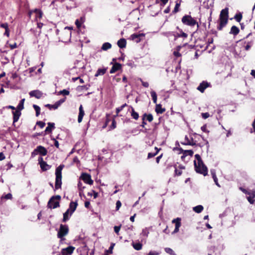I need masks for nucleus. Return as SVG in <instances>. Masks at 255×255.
<instances>
[{"mask_svg":"<svg viewBox=\"0 0 255 255\" xmlns=\"http://www.w3.org/2000/svg\"><path fill=\"white\" fill-rule=\"evenodd\" d=\"M195 157L197 160L194 161V167L196 172L198 173L206 176L208 174V168L204 164L199 154H196Z\"/></svg>","mask_w":255,"mask_h":255,"instance_id":"nucleus-1","label":"nucleus"},{"mask_svg":"<svg viewBox=\"0 0 255 255\" xmlns=\"http://www.w3.org/2000/svg\"><path fill=\"white\" fill-rule=\"evenodd\" d=\"M228 8L226 7L222 9L220 12L219 16V24L217 26L218 30H222L223 28L224 27L228 22Z\"/></svg>","mask_w":255,"mask_h":255,"instance_id":"nucleus-2","label":"nucleus"},{"mask_svg":"<svg viewBox=\"0 0 255 255\" xmlns=\"http://www.w3.org/2000/svg\"><path fill=\"white\" fill-rule=\"evenodd\" d=\"M64 164H60L55 170V190H58L61 188L62 185V170L64 167Z\"/></svg>","mask_w":255,"mask_h":255,"instance_id":"nucleus-3","label":"nucleus"},{"mask_svg":"<svg viewBox=\"0 0 255 255\" xmlns=\"http://www.w3.org/2000/svg\"><path fill=\"white\" fill-rule=\"evenodd\" d=\"M181 21L184 25L189 26L190 27H193L196 25L197 28L199 27V25L196 20H195L190 15L186 14L184 15L181 19Z\"/></svg>","mask_w":255,"mask_h":255,"instance_id":"nucleus-4","label":"nucleus"},{"mask_svg":"<svg viewBox=\"0 0 255 255\" xmlns=\"http://www.w3.org/2000/svg\"><path fill=\"white\" fill-rule=\"evenodd\" d=\"M68 232L69 228L68 226L61 224L57 233V237L60 239V244H62L64 241H65L64 237L68 234Z\"/></svg>","mask_w":255,"mask_h":255,"instance_id":"nucleus-5","label":"nucleus"},{"mask_svg":"<svg viewBox=\"0 0 255 255\" xmlns=\"http://www.w3.org/2000/svg\"><path fill=\"white\" fill-rule=\"evenodd\" d=\"M61 198V196L58 195L52 196L48 202V208L55 209L59 207L60 206V203L58 201L60 200Z\"/></svg>","mask_w":255,"mask_h":255,"instance_id":"nucleus-6","label":"nucleus"},{"mask_svg":"<svg viewBox=\"0 0 255 255\" xmlns=\"http://www.w3.org/2000/svg\"><path fill=\"white\" fill-rule=\"evenodd\" d=\"M47 149L42 145H38L36 148L32 152L31 156L34 157L35 155L39 153L41 156H45L47 154Z\"/></svg>","mask_w":255,"mask_h":255,"instance_id":"nucleus-7","label":"nucleus"},{"mask_svg":"<svg viewBox=\"0 0 255 255\" xmlns=\"http://www.w3.org/2000/svg\"><path fill=\"white\" fill-rule=\"evenodd\" d=\"M38 160L40 165V167L42 171H45L51 168V166L48 164L46 162L44 161L42 157H39Z\"/></svg>","mask_w":255,"mask_h":255,"instance_id":"nucleus-8","label":"nucleus"},{"mask_svg":"<svg viewBox=\"0 0 255 255\" xmlns=\"http://www.w3.org/2000/svg\"><path fill=\"white\" fill-rule=\"evenodd\" d=\"M75 249L74 247L71 246L66 248L62 249L60 254L59 255H72Z\"/></svg>","mask_w":255,"mask_h":255,"instance_id":"nucleus-9","label":"nucleus"},{"mask_svg":"<svg viewBox=\"0 0 255 255\" xmlns=\"http://www.w3.org/2000/svg\"><path fill=\"white\" fill-rule=\"evenodd\" d=\"M181 219L180 218H177L176 219H174L172 221V223H175V227L174 230L172 233V234L177 233L179 232V228L181 226Z\"/></svg>","mask_w":255,"mask_h":255,"instance_id":"nucleus-10","label":"nucleus"},{"mask_svg":"<svg viewBox=\"0 0 255 255\" xmlns=\"http://www.w3.org/2000/svg\"><path fill=\"white\" fill-rule=\"evenodd\" d=\"M81 178L84 182L87 184L89 185H92L93 184V181L91 179V175L88 173H82Z\"/></svg>","mask_w":255,"mask_h":255,"instance_id":"nucleus-11","label":"nucleus"},{"mask_svg":"<svg viewBox=\"0 0 255 255\" xmlns=\"http://www.w3.org/2000/svg\"><path fill=\"white\" fill-rule=\"evenodd\" d=\"M29 94L30 97H35L37 99L42 98L43 95V93L38 90L31 91L29 92Z\"/></svg>","mask_w":255,"mask_h":255,"instance_id":"nucleus-12","label":"nucleus"},{"mask_svg":"<svg viewBox=\"0 0 255 255\" xmlns=\"http://www.w3.org/2000/svg\"><path fill=\"white\" fill-rule=\"evenodd\" d=\"M210 86V83L207 82V81H203L200 84L197 89L200 92L203 93L204 92L205 90Z\"/></svg>","mask_w":255,"mask_h":255,"instance_id":"nucleus-13","label":"nucleus"},{"mask_svg":"<svg viewBox=\"0 0 255 255\" xmlns=\"http://www.w3.org/2000/svg\"><path fill=\"white\" fill-rule=\"evenodd\" d=\"M12 113L13 115L12 126L15 127V123L18 121L19 117H20V116L21 115V113L20 111L15 110L14 111H12Z\"/></svg>","mask_w":255,"mask_h":255,"instance_id":"nucleus-14","label":"nucleus"},{"mask_svg":"<svg viewBox=\"0 0 255 255\" xmlns=\"http://www.w3.org/2000/svg\"><path fill=\"white\" fill-rule=\"evenodd\" d=\"M122 65L121 64L117 62H115L113 64L112 67L111 68L110 73L111 74H113L116 72L117 71L120 70L122 69Z\"/></svg>","mask_w":255,"mask_h":255,"instance_id":"nucleus-15","label":"nucleus"},{"mask_svg":"<svg viewBox=\"0 0 255 255\" xmlns=\"http://www.w3.org/2000/svg\"><path fill=\"white\" fill-rule=\"evenodd\" d=\"M78 206L77 202H73L71 201L69 204V208L67 210H69L70 212V216L72 215V214L76 210L77 207Z\"/></svg>","mask_w":255,"mask_h":255,"instance_id":"nucleus-16","label":"nucleus"},{"mask_svg":"<svg viewBox=\"0 0 255 255\" xmlns=\"http://www.w3.org/2000/svg\"><path fill=\"white\" fill-rule=\"evenodd\" d=\"M253 44H254L253 40H251V41L245 40L244 41V45H243L245 50L246 51L249 50L251 48V47L253 46Z\"/></svg>","mask_w":255,"mask_h":255,"instance_id":"nucleus-17","label":"nucleus"},{"mask_svg":"<svg viewBox=\"0 0 255 255\" xmlns=\"http://www.w3.org/2000/svg\"><path fill=\"white\" fill-rule=\"evenodd\" d=\"M48 126L46 127L45 132L46 133H50L52 132V130L55 128V124L54 123H48Z\"/></svg>","mask_w":255,"mask_h":255,"instance_id":"nucleus-18","label":"nucleus"},{"mask_svg":"<svg viewBox=\"0 0 255 255\" xmlns=\"http://www.w3.org/2000/svg\"><path fill=\"white\" fill-rule=\"evenodd\" d=\"M79 110V115H78V123H80L82 122V121L83 120V118L85 114L84 111L83 110V106L82 105H80Z\"/></svg>","mask_w":255,"mask_h":255,"instance_id":"nucleus-19","label":"nucleus"},{"mask_svg":"<svg viewBox=\"0 0 255 255\" xmlns=\"http://www.w3.org/2000/svg\"><path fill=\"white\" fill-rule=\"evenodd\" d=\"M182 144L184 145H195V142L193 141V139L191 138V141L189 139L188 137L186 135L185 137V141L181 142Z\"/></svg>","mask_w":255,"mask_h":255,"instance_id":"nucleus-20","label":"nucleus"},{"mask_svg":"<svg viewBox=\"0 0 255 255\" xmlns=\"http://www.w3.org/2000/svg\"><path fill=\"white\" fill-rule=\"evenodd\" d=\"M117 44L120 48H124L126 47L127 41L124 38H121L118 41Z\"/></svg>","mask_w":255,"mask_h":255,"instance_id":"nucleus-21","label":"nucleus"},{"mask_svg":"<svg viewBox=\"0 0 255 255\" xmlns=\"http://www.w3.org/2000/svg\"><path fill=\"white\" fill-rule=\"evenodd\" d=\"M239 32L240 29L237 26L235 25H233L232 26L230 31V34H233L234 36H236L238 35L239 33Z\"/></svg>","mask_w":255,"mask_h":255,"instance_id":"nucleus-22","label":"nucleus"},{"mask_svg":"<svg viewBox=\"0 0 255 255\" xmlns=\"http://www.w3.org/2000/svg\"><path fill=\"white\" fill-rule=\"evenodd\" d=\"M155 110L157 114H160L163 113L165 111V109L162 108L161 104H156Z\"/></svg>","mask_w":255,"mask_h":255,"instance_id":"nucleus-23","label":"nucleus"},{"mask_svg":"<svg viewBox=\"0 0 255 255\" xmlns=\"http://www.w3.org/2000/svg\"><path fill=\"white\" fill-rule=\"evenodd\" d=\"M107 69L108 68H100V69H98V70L97 71V72L95 74V77H98L100 75H104L106 72H107Z\"/></svg>","mask_w":255,"mask_h":255,"instance_id":"nucleus-24","label":"nucleus"},{"mask_svg":"<svg viewBox=\"0 0 255 255\" xmlns=\"http://www.w3.org/2000/svg\"><path fill=\"white\" fill-rule=\"evenodd\" d=\"M180 149L181 150L182 152L183 153V155L181 157L182 158L186 156H187V155H190V156H192L193 155L194 152H193V151L192 150H184L182 148H180Z\"/></svg>","mask_w":255,"mask_h":255,"instance_id":"nucleus-25","label":"nucleus"},{"mask_svg":"<svg viewBox=\"0 0 255 255\" xmlns=\"http://www.w3.org/2000/svg\"><path fill=\"white\" fill-rule=\"evenodd\" d=\"M70 216H71L70 212L69 211V210H67V211L63 214L62 222H67L69 219Z\"/></svg>","mask_w":255,"mask_h":255,"instance_id":"nucleus-26","label":"nucleus"},{"mask_svg":"<svg viewBox=\"0 0 255 255\" xmlns=\"http://www.w3.org/2000/svg\"><path fill=\"white\" fill-rule=\"evenodd\" d=\"M131 110L130 113L131 117L135 120H137L139 118L138 114L135 111L133 107H131Z\"/></svg>","mask_w":255,"mask_h":255,"instance_id":"nucleus-27","label":"nucleus"},{"mask_svg":"<svg viewBox=\"0 0 255 255\" xmlns=\"http://www.w3.org/2000/svg\"><path fill=\"white\" fill-rule=\"evenodd\" d=\"M132 247L136 251H139L142 249V244L139 242L138 243H132Z\"/></svg>","mask_w":255,"mask_h":255,"instance_id":"nucleus-28","label":"nucleus"},{"mask_svg":"<svg viewBox=\"0 0 255 255\" xmlns=\"http://www.w3.org/2000/svg\"><path fill=\"white\" fill-rule=\"evenodd\" d=\"M33 12L36 14V18H41L43 16V12L41 10L39 9H35Z\"/></svg>","mask_w":255,"mask_h":255,"instance_id":"nucleus-29","label":"nucleus"},{"mask_svg":"<svg viewBox=\"0 0 255 255\" xmlns=\"http://www.w3.org/2000/svg\"><path fill=\"white\" fill-rule=\"evenodd\" d=\"M204 209V207L202 205H198L193 208V210L197 213H201Z\"/></svg>","mask_w":255,"mask_h":255,"instance_id":"nucleus-30","label":"nucleus"},{"mask_svg":"<svg viewBox=\"0 0 255 255\" xmlns=\"http://www.w3.org/2000/svg\"><path fill=\"white\" fill-rule=\"evenodd\" d=\"M112 47V45L111 43L109 42L104 43L101 48V49L104 51H107V50L111 49Z\"/></svg>","mask_w":255,"mask_h":255,"instance_id":"nucleus-31","label":"nucleus"},{"mask_svg":"<svg viewBox=\"0 0 255 255\" xmlns=\"http://www.w3.org/2000/svg\"><path fill=\"white\" fill-rule=\"evenodd\" d=\"M142 117H144L145 120L149 122H151L153 119V116L151 114H147L145 113L143 115Z\"/></svg>","mask_w":255,"mask_h":255,"instance_id":"nucleus-32","label":"nucleus"},{"mask_svg":"<svg viewBox=\"0 0 255 255\" xmlns=\"http://www.w3.org/2000/svg\"><path fill=\"white\" fill-rule=\"evenodd\" d=\"M174 167L175 168L174 176H179L181 175V174H182V171L181 170H180V169H179L178 168H177V166L176 165H174Z\"/></svg>","mask_w":255,"mask_h":255,"instance_id":"nucleus-33","label":"nucleus"},{"mask_svg":"<svg viewBox=\"0 0 255 255\" xmlns=\"http://www.w3.org/2000/svg\"><path fill=\"white\" fill-rule=\"evenodd\" d=\"M150 95L152 97V99L154 104H156L157 103V95L156 92L154 91H151L150 92Z\"/></svg>","mask_w":255,"mask_h":255,"instance_id":"nucleus-34","label":"nucleus"},{"mask_svg":"<svg viewBox=\"0 0 255 255\" xmlns=\"http://www.w3.org/2000/svg\"><path fill=\"white\" fill-rule=\"evenodd\" d=\"M181 1H180L179 2H176L175 6L174 7V8L173 10L172 11L173 13H176L179 11V7L180 6Z\"/></svg>","mask_w":255,"mask_h":255,"instance_id":"nucleus-35","label":"nucleus"},{"mask_svg":"<svg viewBox=\"0 0 255 255\" xmlns=\"http://www.w3.org/2000/svg\"><path fill=\"white\" fill-rule=\"evenodd\" d=\"M24 101H25V99H23L20 101L19 103L18 104V105L17 106L16 110L21 111L22 109H23Z\"/></svg>","mask_w":255,"mask_h":255,"instance_id":"nucleus-36","label":"nucleus"},{"mask_svg":"<svg viewBox=\"0 0 255 255\" xmlns=\"http://www.w3.org/2000/svg\"><path fill=\"white\" fill-rule=\"evenodd\" d=\"M57 105L58 104H56V103H55L54 105H50L47 104L45 105V107L48 108L50 110L52 109L56 110L58 108Z\"/></svg>","mask_w":255,"mask_h":255,"instance_id":"nucleus-37","label":"nucleus"},{"mask_svg":"<svg viewBox=\"0 0 255 255\" xmlns=\"http://www.w3.org/2000/svg\"><path fill=\"white\" fill-rule=\"evenodd\" d=\"M84 22V18L81 17L80 20L77 19L75 21V24L78 28H79L82 25V23Z\"/></svg>","mask_w":255,"mask_h":255,"instance_id":"nucleus-38","label":"nucleus"},{"mask_svg":"<svg viewBox=\"0 0 255 255\" xmlns=\"http://www.w3.org/2000/svg\"><path fill=\"white\" fill-rule=\"evenodd\" d=\"M127 106V104L126 103H125V104L123 105L122 106L116 108V116H118L119 113L122 111L123 109L125 107Z\"/></svg>","mask_w":255,"mask_h":255,"instance_id":"nucleus-39","label":"nucleus"},{"mask_svg":"<svg viewBox=\"0 0 255 255\" xmlns=\"http://www.w3.org/2000/svg\"><path fill=\"white\" fill-rule=\"evenodd\" d=\"M242 17H243V15L241 12H239V13H237L234 16V18L236 19V20L237 22H240L241 21Z\"/></svg>","mask_w":255,"mask_h":255,"instance_id":"nucleus-40","label":"nucleus"},{"mask_svg":"<svg viewBox=\"0 0 255 255\" xmlns=\"http://www.w3.org/2000/svg\"><path fill=\"white\" fill-rule=\"evenodd\" d=\"M33 108H34V109L35 111L36 116V117L39 116L40 114V108L36 105H33Z\"/></svg>","mask_w":255,"mask_h":255,"instance_id":"nucleus-41","label":"nucleus"},{"mask_svg":"<svg viewBox=\"0 0 255 255\" xmlns=\"http://www.w3.org/2000/svg\"><path fill=\"white\" fill-rule=\"evenodd\" d=\"M165 251L168 254L170 255H176L175 252L173 251L172 249L169 248H166L165 249Z\"/></svg>","mask_w":255,"mask_h":255,"instance_id":"nucleus-42","label":"nucleus"},{"mask_svg":"<svg viewBox=\"0 0 255 255\" xmlns=\"http://www.w3.org/2000/svg\"><path fill=\"white\" fill-rule=\"evenodd\" d=\"M12 198V196L11 193H8L5 195H2L1 197V199L2 200L3 199H11Z\"/></svg>","mask_w":255,"mask_h":255,"instance_id":"nucleus-43","label":"nucleus"},{"mask_svg":"<svg viewBox=\"0 0 255 255\" xmlns=\"http://www.w3.org/2000/svg\"><path fill=\"white\" fill-rule=\"evenodd\" d=\"M114 243H112L110 247H109V249L108 250H106V253L107 254H112L113 253V250L114 249V247L115 246Z\"/></svg>","mask_w":255,"mask_h":255,"instance_id":"nucleus-44","label":"nucleus"},{"mask_svg":"<svg viewBox=\"0 0 255 255\" xmlns=\"http://www.w3.org/2000/svg\"><path fill=\"white\" fill-rule=\"evenodd\" d=\"M116 126H117V123H116L115 120L114 119L112 120V123L110 127V129L111 130V129H115L116 128Z\"/></svg>","mask_w":255,"mask_h":255,"instance_id":"nucleus-45","label":"nucleus"},{"mask_svg":"<svg viewBox=\"0 0 255 255\" xmlns=\"http://www.w3.org/2000/svg\"><path fill=\"white\" fill-rule=\"evenodd\" d=\"M144 34H133L131 35V37L132 38V40H135L136 38H138V37H139L140 36H143Z\"/></svg>","mask_w":255,"mask_h":255,"instance_id":"nucleus-46","label":"nucleus"},{"mask_svg":"<svg viewBox=\"0 0 255 255\" xmlns=\"http://www.w3.org/2000/svg\"><path fill=\"white\" fill-rule=\"evenodd\" d=\"M121 228V225L119 226H115L114 227V231L118 235H119V232Z\"/></svg>","mask_w":255,"mask_h":255,"instance_id":"nucleus-47","label":"nucleus"},{"mask_svg":"<svg viewBox=\"0 0 255 255\" xmlns=\"http://www.w3.org/2000/svg\"><path fill=\"white\" fill-rule=\"evenodd\" d=\"M36 125L40 127V128H43L45 126V123L42 121H38Z\"/></svg>","mask_w":255,"mask_h":255,"instance_id":"nucleus-48","label":"nucleus"},{"mask_svg":"<svg viewBox=\"0 0 255 255\" xmlns=\"http://www.w3.org/2000/svg\"><path fill=\"white\" fill-rule=\"evenodd\" d=\"M59 93L60 94H62L63 95H68L70 93L69 91L66 90V89H64L62 91H60L59 92Z\"/></svg>","mask_w":255,"mask_h":255,"instance_id":"nucleus-49","label":"nucleus"},{"mask_svg":"<svg viewBox=\"0 0 255 255\" xmlns=\"http://www.w3.org/2000/svg\"><path fill=\"white\" fill-rule=\"evenodd\" d=\"M178 37H184V38H186V37H187L188 35H187V33L184 32L183 31H182L181 30V33L180 34H178Z\"/></svg>","mask_w":255,"mask_h":255,"instance_id":"nucleus-50","label":"nucleus"},{"mask_svg":"<svg viewBox=\"0 0 255 255\" xmlns=\"http://www.w3.org/2000/svg\"><path fill=\"white\" fill-rule=\"evenodd\" d=\"M254 198H252V197H251V196H249L247 197V199L248 200V201L251 203V204H255V200L253 199Z\"/></svg>","mask_w":255,"mask_h":255,"instance_id":"nucleus-51","label":"nucleus"},{"mask_svg":"<svg viewBox=\"0 0 255 255\" xmlns=\"http://www.w3.org/2000/svg\"><path fill=\"white\" fill-rule=\"evenodd\" d=\"M201 115L202 117L204 119H206L210 117L209 113H203L201 114Z\"/></svg>","mask_w":255,"mask_h":255,"instance_id":"nucleus-52","label":"nucleus"},{"mask_svg":"<svg viewBox=\"0 0 255 255\" xmlns=\"http://www.w3.org/2000/svg\"><path fill=\"white\" fill-rule=\"evenodd\" d=\"M149 234V232L146 229H143L142 230V236H145V237H147L148 236V234Z\"/></svg>","mask_w":255,"mask_h":255,"instance_id":"nucleus-53","label":"nucleus"},{"mask_svg":"<svg viewBox=\"0 0 255 255\" xmlns=\"http://www.w3.org/2000/svg\"><path fill=\"white\" fill-rule=\"evenodd\" d=\"M90 85H84V86H78V88H80L81 90H87L89 89Z\"/></svg>","mask_w":255,"mask_h":255,"instance_id":"nucleus-54","label":"nucleus"},{"mask_svg":"<svg viewBox=\"0 0 255 255\" xmlns=\"http://www.w3.org/2000/svg\"><path fill=\"white\" fill-rule=\"evenodd\" d=\"M156 155V154L155 152L154 153L149 152L147 155V159H150L152 157H154Z\"/></svg>","mask_w":255,"mask_h":255,"instance_id":"nucleus-55","label":"nucleus"},{"mask_svg":"<svg viewBox=\"0 0 255 255\" xmlns=\"http://www.w3.org/2000/svg\"><path fill=\"white\" fill-rule=\"evenodd\" d=\"M122 206V203L120 201L118 200L116 202V210H119Z\"/></svg>","mask_w":255,"mask_h":255,"instance_id":"nucleus-56","label":"nucleus"},{"mask_svg":"<svg viewBox=\"0 0 255 255\" xmlns=\"http://www.w3.org/2000/svg\"><path fill=\"white\" fill-rule=\"evenodd\" d=\"M210 172H211V175H212L213 178L217 177L216 174V171L215 169H211Z\"/></svg>","mask_w":255,"mask_h":255,"instance_id":"nucleus-57","label":"nucleus"},{"mask_svg":"<svg viewBox=\"0 0 255 255\" xmlns=\"http://www.w3.org/2000/svg\"><path fill=\"white\" fill-rule=\"evenodd\" d=\"M240 190L242 191L243 193H244L246 194H249L250 192L249 191H248L246 189L241 187L239 188Z\"/></svg>","mask_w":255,"mask_h":255,"instance_id":"nucleus-58","label":"nucleus"},{"mask_svg":"<svg viewBox=\"0 0 255 255\" xmlns=\"http://www.w3.org/2000/svg\"><path fill=\"white\" fill-rule=\"evenodd\" d=\"M0 27L6 29L8 28V23H1Z\"/></svg>","mask_w":255,"mask_h":255,"instance_id":"nucleus-59","label":"nucleus"},{"mask_svg":"<svg viewBox=\"0 0 255 255\" xmlns=\"http://www.w3.org/2000/svg\"><path fill=\"white\" fill-rule=\"evenodd\" d=\"M168 0H160L161 2L160 5L161 6H164L168 2Z\"/></svg>","mask_w":255,"mask_h":255,"instance_id":"nucleus-60","label":"nucleus"},{"mask_svg":"<svg viewBox=\"0 0 255 255\" xmlns=\"http://www.w3.org/2000/svg\"><path fill=\"white\" fill-rule=\"evenodd\" d=\"M65 98L64 99H60V100H59L58 101L56 102V104H58L57 105V107L58 108L59 107V106L62 104L63 103L64 101H65Z\"/></svg>","mask_w":255,"mask_h":255,"instance_id":"nucleus-61","label":"nucleus"},{"mask_svg":"<svg viewBox=\"0 0 255 255\" xmlns=\"http://www.w3.org/2000/svg\"><path fill=\"white\" fill-rule=\"evenodd\" d=\"M173 55L176 57H179L181 56V53L179 51H174L173 52Z\"/></svg>","mask_w":255,"mask_h":255,"instance_id":"nucleus-62","label":"nucleus"},{"mask_svg":"<svg viewBox=\"0 0 255 255\" xmlns=\"http://www.w3.org/2000/svg\"><path fill=\"white\" fill-rule=\"evenodd\" d=\"M163 153L161 154L159 156L156 158V162L158 164L160 162L161 158L162 157Z\"/></svg>","mask_w":255,"mask_h":255,"instance_id":"nucleus-63","label":"nucleus"},{"mask_svg":"<svg viewBox=\"0 0 255 255\" xmlns=\"http://www.w3.org/2000/svg\"><path fill=\"white\" fill-rule=\"evenodd\" d=\"M141 82L142 85L143 87H145V88H147V87H148V86H149V84H148V82H144V81H142L141 80Z\"/></svg>","mask_w":255,"mask_h":255,"instance_id":"nucleus-64","label":"nucleus"}]
</instances>
